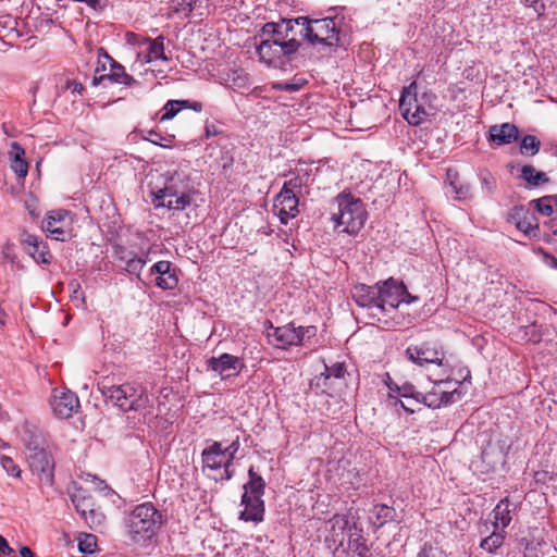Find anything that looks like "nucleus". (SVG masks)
Masks as SVG:
<instances>
[{"label":"nucleus","mask_w":557,"mask_h":557,"mask_svg":"<svg viewBox=\"0 0 557 557\" xmlns=\"http://www.w3.org/2000/svg\"><path fill=\"white\" fill-rule=\"evenodd\" d=\"M417 83L412 82L405 87L399 100L403 116L411 125H420L432 115L433 101L436 98L432 92L418 94Z\"/></svg>","instance_id":"nucleus-4"},{"label":"nucleus","mask_w":557,"mask_h":557,"mask_svg":"<svg viewBox=\"0 0 557 557\" xmlns=\"http://www.w3.org/2000/svg\"><path fill=\"white\" fill-rule=\"evenodd\" d=\"M97 547V539L92 534H84L79 537L78 549L84 554H92Z\"/></svg>","instance_id":"nucleus-42"},{"label":"nucleus","mask_w":557,"mask_h":557,"mask_svg":"<svg viewBox=\"0 0 557 557\" xmlns=\"http://www.w3.org/2000/svg\"><path fill=\"white\" fill-rule=\"evenodd\" d=\"M17 21L10 14L0 15V38H10L13 36H18L16 30Z\"/></svg>","instance_id":"nucleus-35"},{"label":"nucleus","mask_w":557,"mask_h":557,"mask_svg":"<svg viewBox=\"0 0 557 557\" xmlns=\"http://www.w3.org/2000/svg\"><path fill=\"white\" fill-rule=\"evenodd\" d=\"M26 450L32 471L40 481L52 484L54 462L45 441L39 436L32 437L26 444Z\"/></svg>","instance_id":"nucleus-8"},{"label":"nucleus","mask_w":557,"mask_h":557,"mask_svg":"<svg viewBox=\"0 0 557 557\" xmlns=\"http://www.w3.org/2000/svg\"><path fill=\"white\" fill-rule=\"evenodd\" d=\"M148 52L143 57L145 63H150L153 60H168L164 53V37L162 35L154 39L147 38Z\"/></svg>","instance_id":"nucleus-29"},{"label":"nucleus","mask_w":557,"mask_h":557,"mask_svg":"<svg viewBox=\"0 0 557 557\" xmlns=\"http://www.w3.org/2000/svg\"><path fill=\"white\" fill-rule=\"evenodd\" d=\"M69 288L72 292V297L74 300H84L83 293L81 292V286L77 282L70 283Z\"/></svg>","instance_id":"nucleus-54"},{"label":"nucleus","mask_w":557,"mask_h":557,"mask_svg":"<svg viewBox=\"0 0 557 557\" xmlns=\"http://www.w3.org/2000/svg\"><path fill=\"white\" fill-rule=\"evenodd\" d=\"M518 127L511 123H504L502 125H493L490 127V138L498 146L513 143L518 139Z\"/></svg>","instance_id":"nucleus-26"},{"label":"nucleus","mask_w":557,"mask_h":557,"mask_svg":"<svg viewBox=\"0 0 557 557\" xmlns=\"http://www.w3.org/2000/svg\"><path fill=\"white\" fill-rule=\"evenodd\" d=\"M208 369L218 373L222 379L235 376L245 368L244 361L236 356L222 354L219 357H211L207 361Z\"/></svg>","instance_id":"nucleus-19"},{"label":"nucleus","mask_w":557,"mask_h":557,"mask_svg":"<svg viewBox=\"0 0 557 557\" xmlns=\"http://www.w3.org/2000/svg\"><path fill=\"white\" fill-rule=\"evenodd\" d=\"M517 506L508 497L502 499L492 510L493 528L504 531L511 522Z\"/></svg>","instance_id":"nucleus-23"},{"label":"nucleus","mask_w":557,"mask_h":557,"mask_svg":"<svg viewBox=\"0 0 557 557\" xmlns=\"http://www.w3.org/2000/svg\"><path fill=\"white\" fill-rule=\"evenodd\" d=\"M197 0H172L171 9L176 13H184L185 15L189 14Z\"/></svg>","instance_id":"nucleus-45"},{"label":"nucleus","mask_w":557,"mask_h":557,"mask_svg":"<svg viewBox=\"0 0 557 557\" xmlns=\"http://www.w3.org/2000/svg\"><path fill=\"white\" fill-rule=\"evenodd\" d=\"M11 169L18 177H25L28 172V164L25 161V150L17 144L12 143L10 149Z\"/></svg>","instance_id":"nucleus-28"},{"label":"nucleus","mask_w":557,"mask_h":557,"mask_svg":"<svg viewBox=\"0 0 557 557\" xmlns=\"http://www.w3.org/2000/svg\"><path fill=\"white\" fill-rule=\"evenodd\" d=\"M202 103L201 102H198V101H189V104L187 106L186 109H191L196 112H200L202 111Z\"/></svg>","instance_id":"nucleus-59"},{"label":"nucleus","mask_w":557,"mask_h":557,"mask_svg":"<svg viewBox=\"0 0 557 557\" xmlns=\"http://www.w3.org/2000/svg\"><path fill=\"white\" fill-rule=\"evenodd\" d=\"M449 383V377L441 376V379L435 381L430 392L422 394L420 404H424L430 408H441L442 406L455 403L460 397V393L457 388L453 391L444 388Z\"/></svg>","instance_id":"nucleus-13"},{"label":"nucleus","mask_w":557,"mask_h":557,"mask_svg":"<svg viewBox=\"0 0 557 557\" xmlns=\"http://www.w3.org/2000/svg\"><path fill=\"white\" fill-rule=\"evenodd\" d=\"M349 549L359 557L369 556V547L361 535L350 536L348 542Z\"/></svg>","instance_id":"nucleus-38"},{"label":"nucleus","mask_w":557,"mask_h":557,"mask_svg":"<svg viewBox=\"0 0 557 557\" xmlns=\"http://www.w3.org/2000/svg\"><path fill=\"white\" fill-rule=\"evenodd\" d=\"M447 180L449 181V187L455 194L456 200H467L472 198V190L469 184L458 183V173L456 171H447Z\"/></svg>","instance_id":"nucleus-30"},{"label":"nucleus","mask_w":557,"mask_h":557,"mask_svg":"<svg viewBox=\"0 0 557 557\" xmlns=\"http://www.w3.org/2000/svg\"><path fill=\"white\" fill-rule=\"evenodd\" d=\"M148 261V253L136 256L128 263L124 265V270L129 274H138Z\"/></svg>","instance_id":"nucleus-41"},{"label":"nucleus","mask_w":557,"mask_h":557,"mask_svg":"<svg viewBox=\"0 0 557 557\" xmlns=\"http://www.w3.org/2000/svg\"><path fill=\"white\" fill-rule=\"evenodd\" d=\"M550 197H543L540 199L532 200L531 203L535 206L536 210L544 215H550L553 213Z\"/></svg>","instance_id":"nucleus-47"},{"label":"nucleus","mask_w":557,"mask_h":557,"mask_svg":"<svg viewBox=\"0 0 557 557\" xmlns=\"http://www.w3.org/2000/svg\"><path fill=\"white\" fill-rule=\"evenodd\" d=\"M239 449L238 436L227 446L213 442L201 453L202 472L215 481H227L234 474L233 460Z\"/></svg>","instance_id":"nucleus-3"},{"label":"nucleus","mask_w":557,"mask_h":557,"mask_svg":"<svg viewBox=\"0 0 557 557\" xmlns=\"http://www.w3.org/2000/svg\"><path fill=\"white\" fill-rule=\"evenodd\" d=\"M146 139L153 145H157V146H160L163 148H171L172 143L174 140V136L173 135L162 136L160 133H158L156 131H149L148 137H146Z\"/></svg>","instance_id":"nucleus-40"},{"label":"nucleus","mask_w":557,"mask_h":557,"mask_svg":"<svg viewBox=\"0 0 557 557\" xmlns=\"http://www.w3.org/2000/svg\"><path fill=\"white\" fill-rule=\"evenodd\" d=\"M297 25L304 26V36L312 44L336 46L339 42V33L336 22L332 17L310 20L306 16L295 18Z\"/></svg>","instance_id":"nucleus-7"},{"label":"nucleus","mask_w":557,"mask_h":557,"mask_svg":"<svg viewBox=\"0 0 557 557\" xmlns=\"http://www.w3.org/2000/svg\"><path fill=\"white\" fill-rule=\"evenodd\" d=\"M521 176L532 186H539L549 181L544 172L536 171L532 165H523Z\"/></svg>","instance_id":"nucleus-34"},{"label":"nucleus","mask_w":557,"mask_h":557,"mask_svg":"<svg viewBox=\"0 0 557 557\" xmlns=\"http://www.w3.org/2000/svg\"><path fill=\"white\" fill-rule=\"evenodd\" d=\"M66 88H67L69 90H71V92H72L73 95H75V94L81 95V94H82V91L84 90V86H83V84H81L79 82H76V81H69V82L66 83Z\"/></svg>","instance_id":"nucleus-55"},{"label":"nucleus","mask_w":557,"mask_h":557,"mask_svg":"<svg viewBox=\"0 0 557 557\" xmlns=\"http://www.w3.org/2000/svg\"><path fill=\"white\" fill-rule=\"evenodd\" d=\"M317 327L313 325L296 327L293 323L274 327L271 325L268 331V341L271 345L280 349H286L289 346L301 345L305 339L314 337Z\"/></svg>","instance_id":"nucleus-9"},{"label":"nucleus","mask_w":557,"mask_h":557,"mask_svg":"<svg viewBox=\"0 0 557 557\" xmlns=\"http://www.w3.org/2000/svg\"><path fill=\"white\" fill-rule=\"evenodd\" d=\"M550 224V231L553 232V234L557 235V218L550 220L549 222Z\"/></svg>","instance_id":"nucleus-61"},{"label":"nucleus","mask_w":557,"mask_h":557,"mask_svg":"<svg viewBox=\"0 0 557 557\" xmlns=\"http://www.w3.org/2000/svg\"><path fill=\"white\" fill-rule=\"evenodd\" d=\"M504 541H505V531L496 530L494 528V530L492 531V533L490 535L482 539V541L480 543V547L483 550H485L490 554H493L496 552L497 548H499L504 544Z\"/></svg>","instance_id":"nucleus-32"},{"label":"nucleus","mask_w":557,"mask_h":557,"mask_svg":"<svg viewBox=\"0 0 557 557\" xmlns=\"http://www.w3.org/2000/svg\"><path fill=\"white\" fill-rule=\"evenodd\" d=\"M417 557H447L446 553L438 546L424 544Z\"/></svg>","instance_id":"nucleus-46"},{"label":"nucleus","mask_w":557,"mask_h":557,"mask_svg":"<svg viewBox=\"0 0 557 557\" xmlns=\"http://www.w3.org/2000/svg\"><path fill=\"white\" fill-rule=\"evenodd\" d=\"M151 274H157L156 285L161 289H174L178 280L170 261H159L150 269Z\"/></svg>","instance_id":"nucleus-22"},{"label":"nucleus","mask_w":557,"mask_h":557,"mask_svg":"<svg viewBox=\"0 0 557 557\" xmlns=\"http://www.w3.org/2000/svg\"><path fill=\"white\" fill-rule=\"evenodd\" d=\"M536 1H537V0H525V2H527L528 4H531V5H532V4H534Z\"/></svg>","instance_id":"nucleus-63"},{"label":"nucleus","mask_w":557,"mask_h":557,"mask_svg":"<svg viewBox=\"0 0 557 557\" xmlns=\"http://www.w3.org/2000/svg\"><path fill=\"white\" fill-rule=\"evenodd\" d=\"M22 243L25 245L27 253L37 263H50V255L47 251L46 246L38 239L37 236L32 234H24Z\"/></svg>","instance_id":"nucleus-27"},{"label":"nucleus","mask_w":557,"mask_h":557,"mask_svg":"<svg viewBox=\"0 0 557 557\" xmlns=\"http://www.w3.org/2000/svg\"><path fill=\"white\" fill-rule=\"evenodd\" d=\"M102 394L123 411L139 410L145 408L148 403L145 389L135 383L103 386Z\"/></svg>","instance_id":"nucleus-6"},{"label":"nucleus","mask_w":557,"mask_h":557,"mask_svg":"<svg viewBox=\"0 0 557 557\" xmlns=\"http://www.w3.org/2000/svg\"><path fill=\"white\" fill-rule=\"evenodd\" d=\"M377 284L380 289L379 312L386 311L387 307L395 309L401 302L410 304L417 300V297L408 293L404 283L392 277Z\"/></svg>","instance_id":"nucleus-12"},{"label":"nucleus","mask_w":557,"mask_h":557,"mask_svg":"<svg viewBox=\"0 0 557 557\" xmlns=\"http://www.w3.org/2000/svg\"><path fill=\"white\" fill-rule=\"evenodd\" d=\"M372 517L374 519L373 524L376 528L383 527L385 523L394 520L396 516V510L393 507H389L384 504L374 505L371 510Z\"/></svg>","instance_id":"nucleus-31"},{"label":"nucleus","mask_w":557,"mask_h":557,"mask_svg":"<svg viewBox=\"0 0 557 557\" xmlns=\"http://www.w3.org/2000/svg\"><path fill=\"white\" fill-rule=\"evenodd\" d=\"M396 389L399 394V396L405 398H412L416 400V403L420 404V398L422 396V393L416 392L414 387L412 385L406 384L401 387L396 386Z\"/></svg>","instance_id":"nucleus-48"},{"label":"nucleus","mask_w":557,"mask_h":557,"mask_svg":"<svg viewBox=\"0 0 557 557\" xmlns=\"http://www.w3.org/2000/svg\"><path fill=\"white\" fill-rule=\"evenodd\" d=\"M330 524L334 531L338 530L341 533H343L344 530L348 527L349 520L346 516L335 515L330 520Z\"/></svg>","instance_id":"nucleus-50"},{"label":"nucleus","mask_w":557,"mask_h":557,"mask_svg":"<svg viewBox=\"0 0 557 557\" xmlns=\"http://www.w3.org/2000/svg\"><path fill=\"white\" fill-rule=\"evenodd\" d=\"M295 20H281L277 23H265L261 29V37L274 39L280 44L292 41L296 46V51L299 48V41L296 39L295 34Z\"/></svg>","instance_id":"nucleus-16"},{"label":"nucleus","mask_w":557,"mask_h":557,"mask_svg":"<svg viewBox=\"0 0 557 557\" xmlns=\"http://www.w3.org/2000/svg\"><path fill=\"white\" fill-rule=\"evenodd\" d=\"M13 549L9 546L7 540L0 535V554L3 556H9Z\"/></svg>","instance_id":"nucleus-56"},{"label":"nucleus","mask_w":557,"mask_h":557,"mask_svg":"<svg viewBox=\"0 0 557 557\" xmlns=\"http://www.w3.org/2000/svg\"><path fill=\"white\" fill-rule=\"evenodd\" d=\"M299 187L300 185L297 178L289 180L284 184L274 199L273 211L283 224H287V222L294 219L299 212V200L295 193V188Z\"/></svg>","instance_id":"nucleus-11"},{"label":"nucleus","mask_w":557,"mask_h":557,"mask_svg":"<svg viewBox=\"0 0 557 557\" xmlns=\"http://www.w3.org/2000/svg\"><path fill=\"white\" fill-rule=\"evenodd\" d=\"M189 100H169L163 107L164 113L160 121L164 122L172 120L182 109L187 108Z\"/></svg>","instance_id":"nucleus-36"},{"label":"nucleus","mask_w":557,"mask_h":557,"mask_svg":"<svg viewBox=\"0 0 557 557\" xmlns=\"http://www.w3.org/2000/svg\"><path fill=\"white\" fill-rule=\"evenodd\" d=\"M193 186L184 171H168L162 175V186L151 190L152 202L156 208L169 210H184L191 201Z\"/></svg>","instance_id":"nucleus-1"},{"label":"nucleus","mask_w":557,"mask_h":557,"mask_svg":"<svg viewBox=\"0 0 557 557\" xmlns=\"http://www.w3.org/2000/svg\"><path fill=\"white\" fill-rule=\"evenodd\" d=\"M163 523L162 513L151 503L137 505L124 519L126 535L137 545H146L156 537Z\"/></svg>","instance_id":"nucleus-2"},{"label":"nucleus","mask_w":557,"mask_h":557,"mask_svg":"<svg viewBox=\"0 0 557 557\" xmlns=\"http://www.w3.org/2000/svg\"><path fill=\"white\" fill-rule=\"evenodd\" d=\"M482 191L485 195H492L496 189V178L490 172L480 174Z\"/></svg>","instance_id":"nucleus-43"},{"label":"nucleus","mask_w":557,"mask_h":557,"mask_svg":"<svg viewBox=\"0 0 557 557\" xmlns=\"http://www.w3.org/2000/svg\"><path fill=\"white\" fill-rule=\"evenodd\" d=\"M556 474L548 470H539L534 472V480L536 483L546 484L555 480Z\"/></svg>","instance_id":"nucleus-52"},{"label":"nucleus","mask_w":557,"mask_h":557,"mask_svg":"<svg viewBox=\"0 0 557 557\" xmlns=\"http://www.w3.org/2000/svg\"><path fill=\"white\" fill-rule=\"evenodd\" d=\"M400 406L404 408V410L413 413L416 410L413 408H409L405 403L400 401Z\"/></svg>","instance_id":"nucleus-62"},{"label":"nucleus","mask_w":557,"mask_h":557,"mask_svg":"<svg viewBox=\"0 0 557 557\" xmlns=\"http://www.w3.org/2000/svg\"><path fill=\"white\" fill-rule=\"evenodd\" d=\"M220 133H221V131L214 124H206L205 135H206L207 138H210L212 136H216Z\"/></svg>","instance_id":"nucleus-57"},{"label":"nucleus","mask_w":557,"mask_h":557,"mask_svg":"<svg viewBox=\"0 0 557 557\" xmlns=\"http://www.w3.org/2000/svg\"><path fill=\"white\" fill-rule=\"evenodd\" d=\"M406 356L413 363L424 367L437 364L441 368L440 376L450 377L451 368L445 360V354L436 343L425 342L420 345L409 346Z\"/></svg>","instance_id":"nucleus-10"},{"label":"nucleus","mask_w":557,"mask_h":557,"mask_svg":"<svg viewBox=\"0 0 557 557\" xmlns=\"http://www.w3.org/2000/svg\"><path fill=\"white\" fill-rule=\"evenodd\" d=\"M0 465L9 475H12L14 478H21L22 471L11 457L2 456L0 458Z\"/></svg>","instance_id":"nucleus-44"},{"label":"nucleus","mask_w":557,"mask_h":557,"mask_svg":"<svg viewBox=\"0 0 557 557\" xmlns=\"http://www.w3.org/2000/svg\"><path fill=\"white\" fill-rule=\"evenodd\" d=\"M71 500L75 506L76 511L84 518L90 528L97 529L101 525L104 517L102 513L97 512L92 498L82 487H76L71 494Z\"/></svg>","instance_id":"nucleus-14"},{"label":"nucleus","mask_w":557,"mask_h":557,"mask_svg":"<svg viewBox=\"0 0 557 557\" xmlns=\"http://www.w3.org/2000/svg\"><path fill=\"white\" fill-rule=\"evenodd\" d=\"M531 213L524 209L522 206L515 207L511 212L509 213V222L515 223L517 225V222H521L522 219L529 216Z\"/></svg>","instance_id":"nucleus-51"},{"label":"nucleus","mask_w":557,"mask_h":557,"mask_svg":"<svg viewBox=\"0 0 557 557\" xmlns=\"http://www.w3.org/2000/svg\"><path fill=\"white\" fill-rule=\"evenodd\" d=\"M242 505L244 506V510L240 512V519L256 522L263 519L264 505L261 496L244 493L242 497Z\"/></svg>","instance_id":"nucleus-24"},{"label":"nucleus","mask_w":557,"mask_h":557,"mask_svg":"<svg viewBox=\"0 0 557 557\" xmlns=\"http://www.w3.org/2000/svg\"><path fill=\"white\" fill-rule=\"evenodd\" d=\"M540 149V140L532 135H527L522 138L520 151L522 154H535Z\"/></svg>","instance_id":"nucleus-39"},{"label":"nucleus","mask_w":557,"mask_h":557,"mask_svg":"<svg viewBox=\"0 0 557 557\" xmlns=\"http://www.w3.org/2000/svg\"><path fill=\"white\" fill-rule=\"evenodd\" d=\"M114 255L119 261L124 263V265L137 256L134 251L128 250L120 245L114 247Z\"/></svg>","instance_id":"nucleus-49"},{"label":"nucleus","mask_w":557,"mask_h":557,"mask_svg":"<svg viewBox=\"0 0 557 557\" xmlns=\"http://www.w3.org/2000/svg\"><path fill=\"white\" fill-rule=\"evenodd\" d=\"M50 406L55 416L67 419L79 407L78 397L71 391L64 388L53 389Z\"/></svg>","instance_id":"nucleus-18"},{"label":"nucleus","mask_w":557,"mask_h":557,"mask_svg":"<svg viewBox=\"0 0 557 557\" xmlns=\"http://www.w3.org/2000/svg\"><path fill=\"white\" fill-rule=\"evenodd\" d=\"M248 475L249 481L244 485L245 493L262 496L265 486L263 479L255 472L253 467L249 468Z\"/></svg>","instance_id":"nucleus-33"},{"label":"nucleus","mask_w":557,"mask_h":557,"mask_svg":"<svg viewBox=\"0 0 557 557\" xmlns=\"http://www.w3.org/2000/svg\"><path fill=\"white\" fill-rule=\"evenodd\" d=\"M379 284H375L374 286L359 284L352 289V299L355 302L359 307L367 308L372 311H379Z\"/></svg>","instance_id":"nucleus-21"},{"label":"nucleus","mask_w":557,"mask_h":557,"mask_svg":"<svg viewBox=\"0 0 557 557\" xmlns=\"http://www.w3.org/2000/svg\"><path fill=\"white\" fill-rule=\"evenodd\" d=\"M517 228L523 232L525 235L530 237H536L539 233V223L533 213L529 216L521 220V222H517Z\"/></svg>","instance_id":"nucleus-37"},{"label":"nucleus","mask_w":557,"mask_h":557,"mask_svg":"<svg viewBox=\"0 0 557 557\" xmlns=\"http://www.w3.org/2000/svg\"><path fill=\"white\" fill-rule=\"evenodd\" d=\"M20 554H21L22 557H34V554L30 550V548H28L26 546L21 548Z\"/></svg>","instance_id":"nucleus-60"},{"label":"nucleus","mask_w":557,"mask_h":557,"mask_svg":"<svg viewBox=\"0 0 557 557\" xmlns=\"http://www.w3.org/2000/svg\"><path fill=\"white\" fill-rule=\"evenodd\" d=\"M544 262H545V264L547 267L557 270V258H555L554 256L545 253L544 255Z\"/></svg>","instance_id":"nucleus-58"},{"label":"nucleus","mask_w":557,"mask_h":557,"mask_svg":"<svg viewBox=\"0 0 557 557\" xmlns=\"http://www.w3.org/2000/svg\"><path fill=\"white\" fill-rule=\"evenodd\" d=\"M99 55H103L110 63V72L100 76V79H109L125 86H132L136 83L135 78L125 72L124 66L113 60L102 48L99 49Z\"/></svg>","instance_id":"nucleus-25"},{"label":"nucleus","mask_w":557,"mask_h":557,"mask_svg":"<svg viewBox=\"0 0 557 557\" xmlns=\"http://www.w3.org/2000/svg\"><path fill=\"white\" fill-rule=\"evenodd\" d=\"M261 38L257 51L260 59L268 64H276L281 58L289 57L296 52V46L292 41L280 44L268 37Z\"/></svg>","instance_id":"nucleus-15"},{"label":"nucleus","mask_w":557,"mask_h":557,"mask_svg":"<svg viewBox=\"0 0 557 557\" xmlns=\"http://www.w3.org/2000/svg\"><path fill=\"white\" fill-rule=\"evenodd\" d=\"M301 87L300 84H294V83H277L274 85V88L285 91H297Z\"/></svg>","instance_id":"nucleus-53"},{"label":"nucleus","mask_w":557,"mask_h":557,"mask_svg":"<svg viewBox=\"0 0 557 557\" xmlns=\"http://www.w3.org/2000/svg\"><path fill=\"white\" fill-rule=\"evenodd\" d=\"M336 210L332 211V221L336 226H343V232L348 234L358 233L363 226L367 212L360 199L347 194L336 197Z\"/></svg>","instance_id":"nucleus-5"},{"label":"nucleus","mask_w":557,"mask_h":557,"mask_svg":"<svg viewBox=\"0 0 557 557\" xmlns=\"http://www.w3.org/2000/svg\"><path fill=\"white\" fill-rule=\"evenodd\" d=\"M72 219L66 210H53L47 214L44 222V230L55 240L64 242L70 237Z\"/></svg>","instance_id":"nucleus-17"},{"label":"nucleus","mask_w":557,"mask_h":557,"mask_svg":"<svg viewBox=\"0 0 557 557\" xmlns=\"http://www.w3.org/2000/svg\"><path fill=\"white\" fill-rule=\"evenodd\" d=\"M345 374L346 368L344 362H335L330 367L324 364V372L317 375L312 384L322 392L327 393L334 387V381L344 379Z\"/></svg>","instance_id":"nucleus-20"},{"label":"nucleus","mask_w":557,"mask_h":557,"mask_svg":"<svg viewBox=\"0 0 557 557\" xmlns=\"http://www.w3.org/2000/svg\"><path fill=\"white\" fill-rule=\"evenodd\" d=\"M483 458L485 459L487 456H488V453L487 451H483Z\"/></svg>","instance_id":"nucleus-64"}]
</instances>
